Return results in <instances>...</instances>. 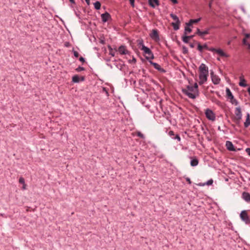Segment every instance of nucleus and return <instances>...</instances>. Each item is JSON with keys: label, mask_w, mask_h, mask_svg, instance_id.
I'll return each instance as SVG.
<instances>
[{"label": "nucleus", "mask_w": 250, "mask_h": 250, "mask_svg": "<svg viewBox=\"0 0 250 250\" xmlns=\"http://www.w3.org/2000/svg\"><path fill=\"white\" fill-rule=\"evenodd\" d=\"M199 83L201 85L207 80L208 75V67L204 63H202L199 67Z\"/></svg>", "instance_id": "obj_1"}, {"label": "nucleus", "mask_w": 250, "mask_h": 250, "mask_svg": "<svg viewBox=\"0 0 250 250\" xmlns=\"http://www.w3.org/2000/svg\"><path fill=\"white\" fill-rule=\"evenodd\" d=\"M183 92L189 98L195 99L198 96V93L194 89L192 85H188L186 89H183Z\"/></svg>", "instance_id": "obj_2"}, {"label": "nucleus", "mask_w": 250, "mask_h": 250, "mask_svg": "<svg viewBox=\"0 0 250 250\" xmlns=\"http://www.w3.org/2000/svg\"><path fill=\"white\" fill-rule=\"evenodd\" d=\"M226 94L228 97V98L230 102L235 105L238 104L237 101L234 98L229 88H227L226 89Z\"/></svg>", "instance_id": "obj_3"}, {"label": "nucleus", "mask_w": 250, "mask_h": 250, "mask_svg": "<svg viewBox=\"0 0 250 250\" xmlns=\"http://www.w3.org/2000/svg\"><path fill=\"white\" fill-rule=\"evenodd\" d=\"M170 16L175 21V22L172 23V25L173 26L174 29L175 30L179 29L180 22L178 17L173 14H170Z\"/></svg>", "instance_id": "obj_4"}, {"label": "nucleus", "mask_w": 250, "mask_h": 250, "mask_svg": "<svg viewBox=\"0 0 250 250\" xmlns=\"http://www.w3.org/2000/svg\"><path fill=\"white\" fill-rule=\"evenodd\" d=\"M141 50L144 51V53L147 55L146 57V58L147 59H153L154 57L153 53H152L151 51L150 50L149 48L145 46L144 44H142V47L141 48Z\"/></svg>", "instance_id": "obj_5"}, {"label": "nucleus", "mask_w": 250, "mask_h": 250, "mask_svg": "<svg viewBox=\"0 0 250 250\" xmlns=\"http://www.w3.org/2000/svg\"><path fill=\"white\" fill-rule=\"evenodd\" d=\"M241 219L246 224H250V218L246 210H243L240 215Z\"/></svg>", "instance_id": "obj_6"}, {"label": "nucleus", "mask_w": 250, "mask_h": 250, "mask_svg": "<svg viewBox=\"0 0 250 250\" xmlns=\"http://www.w3.org/2000/svg\"><path fill=\"white\" fill-rule=\"evenodd\" d=\"M209 28H208L204 31H201L199 29L197 28L196 34L201 37L202 38H204V37L209 33Z\"/></svg>", "instance_id": "obj_7"}, {"label": "nucleus", "mask_w": 250, "mask_h": 250, "mask_svg": "<svg viewBox=\"0 0 250 250\" xmlns=\"http://www.w3.org/2000/svg\"><path fill=\"white\" fill-rule=\"evenodd\" d=\"M206 117L208 119L210 120H213L215 118V116L213 112L210 109H207L205 112Z\"/></svg>", "instance_id": "obj_8"}, {"label": "nucleus", "mask_w": 250, "mask_h": 250, "mask_svg": "<svg viewBox=\"0 0 250 250\" xmlns=\"http://www.w3.org/2000/svg\"><path fill=\"white\" fill-rule=\"evenodd\" d=\"M118 51L121 55H126L129 53V51L127 50L126 47L124 45L120 46Z\"/></svg>", "instance_id": "obj_9"}, {"label": "nucleus", "mask_w": 250, "mask_h": 250, "mask_svg": "<svg viewBox=\"0 0 250 250\" xmlns=\"http://www.w3.org/2000/svg\"><path fill=\"white\" fill-rule=\"evenodd\" d=\"M234 113L236 116V118L237 120H239L241 119V116H242V114H241V109L240 107H237L235 108Z\"/></svg>", "instance_id": "obj_10"}, {"label": "nucleus", "mask_w": 250, "mask_h": 250, "mask_svg": "<svg viewBox=\"0 0 250 250\" xmlns=\"http://www.w3.org/2000/svg\"><path fill=\"white\" fill-rule=\"evenodd\" d=\"M84 78L83 77H82L80 78V77L77 75H74L72 77V82L74 83H79L80 81H84Z\"/></svg>", "instance_id": "obj_11"}, {"label": "nucleus", "mask_w": 250, "mask_h": 250, "mask_svg": "<svg viewBox=\"0 0 250 250\" xmlns=\"http://www.w3.org/2000/svg\"><path fill=\"white\" fill-rule=\"evenodd\" d=\"M227 148L229 151H234L235 149L232 143L229 141H227L226 143Z\"/></svg>", "instance_id": "obj_12"}, {"label": "nucleus", "mask_w": 250, "mask_h": 250, "mask_svg": "<svg viewBox=\"0 0 250 250\" xmlns=\"http://www.w3.org/2000/svg\"><path fill=\"white\" fill-rule=\"evenodd\" d=\"M211 79L213 83L217 84L220 83V79L216 75L211 74Z\"/></svg>", "instance_id": "obj_13"}, {"label": "nucleus", "mask_w": 250, "mask_h": 250, "mask_svg": "<svg viewBox=\"0 0 250 250\" xmlns=\"http://www.w3.org/2000/svg\"><path fill=\"white\" fill-rule=\"evenodd\" d=\"M215 52L217 53V54H218L221 57H227V58L229 57V55L225 53L221 49H217Z\"/></svg>", "instance_id": "obj_14"}, {"label": "nucleus", "mask_w": 250, "mask_h": 250, "mask_svg": "<svg viewBox=\"0 0 250 250\" xmlns=\"http://www.w3.org/2000/svg\"><path fill=\"white\" fill-rule=\"evenodd\" d=\"M150 36L153 39H154L155 40H158L159 39V36H158V33L156 30H152V33H151Z\"/></svg>", "instance_id": "obj_15"}, {"label": "nucleus", "mask_w": 250, "mask_h": 250, "mask_svg": "<svg viewBox=\"0 0 250 250\" xmlns=\"http://www.w3.org/2000/svg\"><path fill=\"white\" fill-rule=\"evenodd\" d=\"M101 17L102 21L104 22H106L110 18V15H109V13L105 12V13L102 14Z\"/></svg>", "instance_id": "obj_16"}, {"label": "nucleus", "mask_w": 250, "mask_h": 250, "mask_svg": "<svg viewBox=\"0 0 250 250\" xmlns=\"http://www.w3.org/2000/svg\"><path fill=\"white\" fill-rule=\"evenodd\" d=\"M242 198L247 202H250V194L247 192H244L242 194Z\"/></svg>", "instance_id": "obj_17"}, {"label": "nucleus", "mask_w": 250, "mask_h": 250, "mask_svg": "<svg viewBox=\"0 0 250 250\" xmlns=\"http://www.w3.org/2000/svg\"><path fill=\"white\" fill-rule=\"evenodd\" d=\"M149 5L153 8L155 7L156 5H159L158 0H148Z\"/></svg>", "instance_id": "obj_18"}, {"label": "nucleus", "mask_w": 250, "mask_h": 250, "mask_svg": "<svg viewBox=\"0 0 250 250\" xmlns=\"http://www.w3.org/2000/svg\"><path fill=\"white\" fill-rule=\"evenodd\" d=\"M169 135L174 139H177L178 141H180V137L178 135H175L173 131H170L168 132Z\"/></svg>", "instance_id": "obj_19"}, {"label": "nucleus", "mask_w": 250, "mask_h": 250, "mask_svg": "<svg viewBox=\"0 0 250 250\" xmlns=\"http://www.w3.org/2000/svg\"><path fill=\"white\" fill-rule=\"evenodd\" d=\"M240 82H239V85L242 87H246L247 86V84L246 83V81L244 79V76L242 75L240 77Z\"/></svg>", "instance_id": "obj_20"}, {"label": "nucleus", "mask_w": 250, "mask_h": 250, "mask_svg": "<svg viewBox=\"0 0 250 250\" xmlns=\"http://www.w3.org/2000/svg\"><path fill=\"white\" fill-rule=\"evenodd\" d=\"M201 20V18H199L195 20H190L189 22L187 23L186 24L188 26H191L193 23H197Z\"/></svg>", "instance_id": "obj_21"}, {"label": "nucleus", "mask_w": 250, "mask_h": 250, "mask_svg": "<svg viewBox=\"0 0 250 250\" xmlns=\"http://www.w3.org/2000/svg\"><path fill=\"white\" fill-rule=\"evenodd\" d=\"M150 63L154 66V67L159 70V71H164V70L163 69H162L160 65H159L158 63H155V62H150Z\"/></svg>", "instance_id": "obj_22"}, {"label": "nucleus", "mask_w": 250, "mask_h": 250, "mask_svg": "<svg viewBox=\"0 0 250 250\" xmlns=\"http://www.w3.org/2000/svg\"><path fill=\"white\" fill-rule=\"evenodd\" d=\"M198 160L196 158L192 159L190 161V165L192 167H195L198 165Z\"/></svg>", "instance_id": "obj_23"}, {"label": "nucleus", "mask_w": 250, "mask_h": 250, "mask_svg": "<svg viewBox=\"0 0 250 250\" xmlns=\"http://www.w3.org/2000/svg\"><path fill=\"white\" fill-rule=\"evenodd\" d=\"M198 49L199 51H200V52H202V50H203V48H205V49H208V46H207V44H204V45H201L200 43L198 44Z\"/></svg>", "instance_id": "obj_24"}, {"label": "nucleus", "mask_w": 250, "mask_h": 250, "mask_svg": "<svg viewBox=\"0 0 250 250\" xmlns=\"http://www.w3.org/2000/svg\"><path fill=\"white\" fill-rule=\"evenodd\" d=\"M132 135L133 136L136 135L137 136H138V137H139L142 139H144L145 138L144 135L140 131H136L135 132H133L132 133Z\"/></svg>", "instance_id": "obj_25"}, {"label": "nucleus", "mask_w": 250, "mask_h": 250, "mask_svg": "<svg viewBox=\"0 0 250 250\" xmlns=\"http://www.w3.org/2000/svg\"><path fill=\"white\" fill-rule=\"evenodd\" d=\"M94 7L96 9L99 10L100 9L101 4L99 1H96V2H95L94 3Z\"/></svg>", "instance_id": "obj_26"}, {"label": "nucleus", "mask_w": 250, "mask_h": 250, "mask_svg": "<svg viewBox=\"0 0 250 250\" xmlns=\"http://www.w3.org/2000/svg\"><path fill=\"white\" fill-rule=\"evenodd\" d=\"M250 125V115L249 114L247 115V118L246 121L244 124V125Z\"/></svg>", "instance_id": "obj_27"}, {"label": "nucleus", "mask_w": 250, "mask_h": 250, "mask_svg": "<svg viewBox=\"0 0 250 250\" xmlns=\"http://www.w3.org/2000/svg\"><path fill=\"white\" fill-rule=\"evenodd\" d=\"M189 26H187L185 27V34H187L188 33H189L191 32V29H190L189 27Z\"/></svg>", "instance_id": "obj_28"}, {"label": "nucleus", "mask_w": 250, "mask_h": 250, "mask_svg": "<svg viewBox=\"0 0 250 250\" xmlns=\"http://www.w3.org/2000/svg\"><path fill=\"white\" fill-rule=\"evenodd\" d=\"M213 182V180L211 179L208 180L206 184H204L203 185L204 186L205 185H207L208 186H210L212 184Z\"/></svg>", "instance_id": "obj_29"}, {"label": "nucleus", "mask_w": 250, "mask_h": 250, "mask_svg": "<svg viewBox=\"0 0 250 250\" xmlns=\"http://www.w3.org/2000/svg\"><path fill=\"white\" fill-rule=\"evenodd\" d=\"M189 40V37L188 36H185L183 37V41L185 43H188Z\"/></svg>", "instance_id": "obj_30"}, {"label": "nucleus", "mask_w": 250, "mask_h": 250, "mask_svg": "<svg viewBox=\"0 0 250 250\" xmlns=\"http://www.w3.org/2000/svg\"><path fill=\"white\" fill-rule=\"evenodd\" d=\"M192 87L194 88V89L195 90V91H197L198 93V84H197V83H194L193 86L192 85Z\"/></svg>", "instance_id": "obj_31"}, {"label": "nucleus", "mask_w": 250, "mask_h": 250, "mask_svg": "<svg viewBox=\"0 0 250 250\" xmlns=\"http://www.w3.org/2000/svg\"><path fill=\"white\" fill-rule=\"evenodd\" d=\"M19 183L21 184L25 183L24 179L23 177H20L19 181Z\"/></svg>", "instance_id": "obj_32"}, {"label": "nucleus", "mask_w": 250, "mask_h": 250, "mask_svg": "<svg viewBox=\"0 0 250 250\" xmlns=\"http://www.w3.org/2000/svg\"><path fill=\"white\" fill-rule=\"evenodd\" d=\"M183 52L184 54H187L188 52V50L186 47H185V46L183 47Z\"/></svg>", "instance_id": "obj_33"}, {"label": "nucleus", "mask_w": 250, "mask_h": 250, "mask_svg": "<svg viewBox=\"0 0 250 250\" xmlns=\"http://www.w3.org/2000/svg\"><path fill=\"white\" fill-rule=\"evenodd\" d=\"M84 68L83 67H81V66H79L77 68H76V70L78 72H80V71H83L84 70Z\"/></svg>", "instance_id": "obj_34"}, {"label": "nucleus", "mask_w": 250, "mask_h": 250, "mask_svg": "<svg viewBox=\"0 0 250 250\" xmlns=\"http://www.w3.org/2000/svg\"><path fill=\"white\" fill-rule=\"evenodd\" d=\"M208 50L210 51H211V52H216V49H215L214 48H208V49H207Z\"/></svg>", "instance_id": "obj_35"}, {"label": "nucleus", "mask_w": 250, "mask_h": 250, "mask_svg": "<svg viewBox=\"0 0 250 250\" xmlns=\"http://www.w3.org/2000/svg\"><path fill=\"white\" fill-rule=\"evenodd\" d=\"M109 48L110 49V54L112 56H114L115 54L113 52L112 49L110 47H109Z\"/></svg>", "instance_id": "obj_36"}, {"label": "nucleus", "mask_w": 250, "mask_h": 250, "mask_svg": "<svg viewBox=\"0 0 250 250\" xmlns=\"http://www.w3.org/2000/svg\"><path fill=\"white\" fill-rule=\"evenodd\" d=\"M74 55L75 57L78 58L79 56V54L77 51H74Z\"/></svg>", "instance_id": "obj_37"}, {"label": "nucleus", "mask_w": 250, "mask_h": 250, "mask_svg": "<svg viewBox=\"0 0 250 250\" xmlns=\"http://www.w3.org/2000/svg\"><path fill=\"white\" fill-rule=\"evenodd\" d=\"M129 2H130V4L131 5V6L132 7H134V6L135 0H129Z\"/></svg>", "instance_id": "obj_38"}, {"label": "nucleus", "mask_w": 250, "mask_h": 250, "mask_svg": "<svg viewBox=\"0 0 250 250\" xmlns=\"http://www.w3.org/2000/svg\"><path fill=\"white\" fill-rule=\"evenodd\" d=\"M243 44L247 45L248 46V43L247 42V39L246 38H244L243 40Z\"/></svg>", "instance_id": "obj_39"}, {"label": "nucleus", "mask_w": 250, "mask_h": 250, "mask_svg": "<svg viewBox=\"0 0 250 250\" xmlns=\"http://www.w3.org/2000/svg\"><path fill=\"white\" fill-rule=\"evenodd\" d=\"M245 150L248 154L250 156V148H247Z\"/></svg>", "instance_id": "obj_40"}, {"label": "nucleus", "mask_w": 250, "mask_h": 250, "mask_svg": "<svg viewBox=\"0 0 250 250\" xmlns=\"http://www.w3.org/2000/svg\"><path fill=\"white\" fill-rule=\"evenodd\" d=\"M79 60H80L81 62H84V61H84V59L83 57H80V58Z\"/></svg>", "instance_id": "obj_41"}, {"label": "nucleus", "mask_w": 250, "mask_h": 250, "mask_svg": "<svg viewBox=\"0 0 250 250\" xmlns=\"http://www.w3.org/2000/svg\"><path fill=\"white\" fill-rule=\"evenodd\" d=\"M26 188V185L24 183L22 185V189L23 190H25Z\"/></svg>", "instance_id": "obj_42"}, {"label": "nucleus", "mask_w": 250, "mask_h": 250, "mask_svg": "<svg viewBox=\"0 0 250 250\" xmlns=\"http://www.w3.org/2000/svg\"><path fill=\"white\" fill-rule=\"evenodd\" d=\"M173 3L176 4L178 3V1L177 0H170Z\"/></svg>", "instance_id": "obj_43"}, {"label": "nucleus", "mask_w": 250, "mask_h": 250, "mask_svg": "<svg viewBox=\"0 0 250 250\" xmlns=\"http://www.w3.org/2000/svg\"><path fill=\"white\" fill-rule=\"evenodd\" d=\"M247 49L249 50V52L250 53V44H248Z\"/></svg>", "instance_id": "obj_44"}, {"label": "nucleus", "mask_w": 250, "mask_h": 250, "mask_svg": "<svg viewBox=\"0 0 250 250\" xmlns=\"http://www.w3.org/2000/svg\"><path fill=\"white\" fill-rule=\"evenodd\" d=\"M250 37V34H246L245 35V38L246 39L249 38V37Z\"/></svg>", "instance_id": "obj_45"}, {"label": "nucleus", "mask_w": 250, "mask_h": 250, "mask_svg": "<svg viewBox=\"0 0 250 250\" xmlns=\"http://www.w3.org/2000/svg\"><path fill=\"white\" fill-rule=\"evenodd\" d=\"M86 3L87 4V5H89L90 4V0H85Z\"/></svg>", "instance_id": "obj_46"}, {"label": "nucleus", "mask_w": 250, "mask_h": 250, "mask_svg": "<svg viewBox=\"0 0 250 250\" xmlns=\"http://www.w3.org/2000/svg\"><path fill=\"white\" fill-rule=\"evenodd\" d=\"M187 181L188 182V183H189V184L191 183V181L189 178H187Z\"/></svg>", "instance_id": "obj_47"}, {"label": "nucleus", "mask_w": 250, "mask_h": 250, "mask_svg": "<svg viewBox=\"0 0 250 250\" xmlns=\"http://www.w3.org/2000/svg\"><path fill=\"white\" fill-rule=\"evenodd\" d=\"M69 1L72 3H75V0H69Z\"/></svg>", "instance_id": "obj_48"}, {"label": "nucleus", "mask_w": 250, "mask_h": 250, "mask_svg": "<svg viewBox=\"0 0 250 250\" xmlns=\"http://www.w3.org/2000/svg\"><path fill=\"white\" fill-rule=\"evenodd\" d=\"M248 92H249V95H250V87H249V88H248Z\"/></svg>", "instance_id": "obj_49"}, {"label": "nucleus", "mask_w": 250, "mask_h": 250, "mask_svg": "<svg viewBox=\"0 0 250 250\" xmlns=\"http://www.w3.org/2000/svg\"><path fill=\"white\" fill-rule=\"evenodd\" d=\"M193 36H194V35H192V36H188V37H189V39H191Z\"/></svg>", "instance_id": "obj_50"}, {"label": "nucleus", "mask_w": 250, "mask_h": 250, "mask_svg": "<svg viewBox=\"0 0 250 250\" xmlns=\"http://www.w3.org/2000/svg\"><path fill=\"white\" fill-rule=\"evenodd\" d=\"M211 2H209V7H211Z\"/></svg>", "instance_id": "obj_51"}, {"label": "nucleus", "mask_w": 250, "mask_h": 250, "mask_svg": "<svg viewBox=\"0 0 250 250\" xmlns=\"http://www.w3.org/2000/svg\"><path fill=\"white\" fill-rule=\"evenodd\" d=\"M190 46V47H192V48H193V46H193V45H192V44H191Z\"/></svg>", "instance_id": "obj_52"}, {"label": "nucleus", "mask_w": 250, "mask_h": 250, "mask_svg": "<svg viewBox=\"0 0 250 250\" xmlns=\"http://www.w3.org/2000/svg\"><path fill=\"white\" fill-rule=\"evenodd\" d=\"M230 42H228V44H230Z\"/></svg>", "instance_id": "obj_53"}, {"label": "nucleus", "mask_w": 250, "mask_h": 250, "mask_svg": "<svg viewBox=\"0 0 250 250\" xmlns=\"http://www.w3.org/2000/svg\"><path fill=\"white\" fill-rule=\"evenodd\" d=\"M133 61H136L135 59L133 60Z\"/></svg>", "instance_id": "obj_54"}, {"label": "nucleus", "mask_w": 250, "mask_h": 250, "mask_svg": "<svg viewBox=\"0 0 250 250\" xmlns=\"http://www.w3.org/2000/svg\"><path fill=\"white\" fill-rule=\"evenodd\" d=\"M133 61H136L135 59L133 60Z\"/></svg>", "instance_id": "obj_55"}]
</instances>
